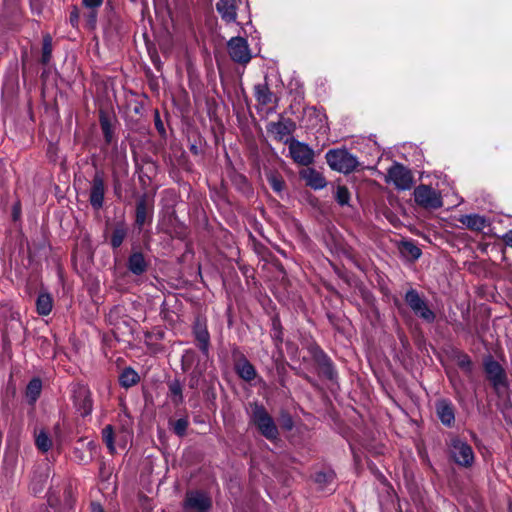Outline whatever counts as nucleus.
<instances>
[{
  "label": "nucleus",
  "mask_w": 512,
  "mask_h": 512,
  "mask_svg": "<svg viewBox=\"0 0 512 512\" xmlns=\"http://www.w3.org/2000/svg\"><path fill=\"white\" fill-rule=\"evenodd\" d=\"M251 421L267 439L274 440L278 437L277 426L263 406L257 404L251 405Z\"/></svg>",
  "instance_id": "f257e3e1"
},
{
  "label": "nucleus",
  "mask_w": 512,
  "mask_h": 512,
  "mask_svg": "<svg viewBox=\"0 0 512 512\" xmlns=\"http://www.w3.org/2000/svg\"><path fill=\"white\" fill-rule=\"evenodd\" d=\"M326 161L331 169L342 173H350L358 166L356 157L346 150H330L326 154Z\"/></svg>",
  "instance_id": "f03ea898"
},
{
  "label": "nucleus",
  "mask_w": 512,
  "mask_h": 512,
  "mask_svg": "<svg viewBox=\"0 0 512 512\" xmlns=\"http://www.w3.org/2000/svg\"><path fill=\"white\" fill-rule=\"evenodd\" d=\"M230 58L241 65H247L252 56L246 39L242 37H233L227 44Z\"/></svg>",
  "instance_id": "7ed1b4c3"
},
{
  "label": "nucleus",
  "mask_w": 512,
  "mask_h": 512,
  "mask_svg": "<svg viewBox=\"0 0 512 512\" xmlns=\"http://www.w3.org/2000/svg\"><path fill=\"white\" fill-rule=\"evenodd\" d=\"M414 197L416 203L424 208L437 209L443 205L440 194L426 185L418 186L414 191Z\"/></svg>",
  "instance_id": "20e7f679"
},
{
  "label": "nucleus",
  "mask_w": 512,
  "mask_h": 512,
  "mask_svg": "<svg viewBox=\"0 0 512 512\" xmlns=\"http://www.w3.org/2000/svg\"><path fill=\"white\" fill-rule=\"evenodd\" d=\"M405 301L413 312L424 321L431 323L435 320L434 312L415 290H409L405 295Z\"/></svg>",
  "instance_id": "39448f33"
},
{
  "label": "nucleus",
  "mask_w": 512,
  "mask_h": 512,
  "mask_svg": "<svg viewBox=\"0 0 512 512\" xmlns=\"http://www.w3.org/2000/svg\"><path fill=\"white\" fill-rule=\"evenodd\" d=\"M289 153L293 161L299 165L309 166L314 162V151L306 144L295 139L287 141Z\"/></svg>",
  "instance_id": "423d86ee"
},
{
  "label": "nucleus",
  "mask_w": 512,
  "mask_h": 512,
  "mask_svg": "<svg viewBox=\"0 0 512 512\" xmlns=\"http://www.w3.org/2000/svg\"><path fill=\"white\" fill-rule=\"evenodd\" d=\"M211 498L202 491L192 490L186 493L184 508L194 512H208L211 508Z\"/></svg>",
  "instance_id": "0eeeda50"
},
{
  "label": "nucleus",
  "mask_w": 512,
  "mask_h": 512,
  "mask_svg": "<svg viewBox=\"0 0 512 512\" xmlns=\"http://www.w3.org/2000/svg\"><path fill=\"white\" fill-rule=\"evenodd\" d=\"M387 179L401 190L410 189L413 182L410 171L399 164L393 165L388 170Z\"/></svg>",
  "instance_id": "6e6552de"
},
{
  "label": "nucleus",
  "mask_w": 512,
  "mask_h": 512,
  "mask_svg": "<svg viewBox=\"0 0 512 512\" xmlns=\"http://www.w3.org/2000/svg\"><path fill=\"white\" fill-rule=\"evenodd\" d=\"M74 404L82 416H87L92 411V399L90 390L84 385H78L74 390Z\"/></svg>",
  "instance_id": "1a4fd4ad"
},
{
  "label": "nucleus",
  "mask_w": 512,
  "mask_h": 512,
  "mask_svg": "<svg viewBox=\"0 0 512 512\" xmlns=\"http://www.w3.org/2000/svg\"><path fill=\"white\" fill-rule=\"evenodd\" d=\"M484 367L488 380L492 383L496 390L505 386L506 374L498 362L489 359L485 362Z\"/></svg>",
  "instance_id": "9d476101"
},
{
  "label": "nucleus",
  "mask_w": 512,
  "mask_h": 512,
  "mask_svg": "<svg viewBox=\"0 0 512 512\" xmlns=\"http://www.w3.org/2000/svg\"><path fill=\"white\" fill-rule=\"evenodd\" d=\"M299 176L307 186L314 190L323 189L327 185V181L323 174L311 167H306L300 170Z\"/></svg>",
  "instance_id": "9b49d317"
},
{
  "label": "nucleus",
  "mask_w": 512,
  "mask_h": 512,
  "mask_svg": "<svg viewBox=\"0 0 512 512\" xmlns=\"http://www.w3.org/2000/svg\"><path fill=\"white\" fill-rule=\"evenodd\" d=\"M104 193H105V183H104V177L102 173L97 172L94 175L93 181H92V188L90 192V202L91 205L95 208H100L103 204L104 200Z\"/></svg>",
  "instance_id": "f8f14e48"
},
{
  "label": "nucleus",
  "mask_w": 512,
  "mask_h": 512,
  "mask_svg": "<svg viewBox=\"0 0 512 512\" xmlns=\"http://www.w3.org/2000/svg\"><path fill=\"white\" fill-rule=\"evenodd\" d=\"M436 413L441 423L446 426H452L455 421V410L451 402L439 400L436 403Z\"/></svg>",
  "instance_id": "ddd939ff"
},
{
  "label": "nucleus",
  "mask_w": 512,
  "mask_h": 512,
  "mask_svg": "<svg viewBox=\"0 0 512 512\" xmlns=\"http://www.w3.org/2000/svg\"><path fill=\"white\" fill-rule=\"evenodd\" d=\"M216 9L222 19L227 22H235L237 19V1L236 0H218Z\"/></svg>",
  "instance_id": "4468645a"
},
{
  "label": "nucleus",
  "mask_w": 512,
  "mask_h": 512,
  "mask_svg": "<svg viewBox=\"0 0 512 512\" xmlns=\"http://www.w3.org/2000/svg\"><path fill=\"white\" fill-rule=\"evenodd\" d=\"M152 210V202L147 196L142 197L136 207V224L138 226H143L147 220L150 218Z\"/></svg>",
  "instance_id": "2eb2a0df"
},
{
  "label": "nucleus",
  "mask_w": 512,
  "mask_h": 512,
  "mask_svg": "<svg viewBox=\"0 0 512 512\" xmlns=\"http://www.w3.org/2000/svg\"><path fill=\"white\" fill-rule=\"evenodd\" d=\"M148 263L141 252H133L128 259V269L135 275L146 272Z\"/></svg>",
  "instance_id": "dca6fc26"
},
{
  "label": "nucleus",
  "mask_w": 512,
  "mask_h": 512,
  "mask_svg": "<svg viewBox=\"0 0 512 512\" xmlns=\"http://www.w3.org/2000/svg\"><path fill=\"white\" fill-rule=\"evenodd\" d=\"M49 477V467L48 464H45V466L38 472L35 471L33 474V478L30 483V490L33 494L37 495L40 493Z\"/></svg>",
  "instance_id": "f3484780"
},
{
  "label": "nucleus",
  "mask_w": 512,
  "mask_h": 512,
  "mask_svg": "<svg viewBox=\"0 0 512 512\" xmlns=\"http://www.w3.org/2000/svg\"><path fill=\"white\" fill-rule=\"evenodd\" d=\"M459 222L468 229L478 232L482 231L487 225L486 219L477 214L462 215L459 218Z\"/></svg>",
  "instance_id": "a211bd4d"
},
{
  "label": "nucleus",
  "mask_w": 512,
  "mask_h": 512,
  "mask_svg": "<svg viewBox=\"0 0 512 512\" xmlns=\"http://www.w3.org/2000/svg\"><path fill=\"white\" fill-rule=\"evenodd\" d=\"M254 94L258 104L266 106L275 101L273 93L266 83H259L254 87Z\"/></svg>",
  "instance_id": "6ab92c4d"
},
{
  "label": "nucleus",
  "mask_w": 512,
  "mask_h": 512,
  "mask_svg": "<svg viewBox=\"0 0 512 512\" xmlns=\"http://www.w3.org/2000/svg\"><path fill=\"white\" fill-rule=\"evenodd\" d=\"M238 375L245 381H252L256 377L254 366L246 359L239 360L236 363Z\"/></svg>",
  "instance_id": "aec40b11"
},
{
  "label": "nucleus",
  "mask_w": 512,
  "mask_h": 512,
  "mask_svg": "<svg viewBox=\"0 0 512 512\" xmlns=\"http://www.w3.org/2000/svg\"><path fill=\"white\" fill-rule=\"evenodd\" d=\"M453 460L462 466H469L474 460L473 450H451Z\"/></svg>",
  "instance_id": "412c9836"
},
{
  "label": "nucleus",
  "mask_w": 512,
  "mask_h": 512,
  "mask_svg": "<svg viewBox=\"0 0 512 512\" xmlns=\"http://www.w3.org/2000/svg\"><path fill=\"white\" fill-rule=\"evenodd\" d=\"M119 381L123 387L129 388L138 383L139 375L132 368H126L120 374Z\"/></svg>",
  "instance_id": "4be33fe9"
},
{
  "label": "nucleus",
  "mask_w": 512,
  "mask_h": 512,
  "mask_svg": "<svg viewBox=\"0 0 512 512\" xmlns=\"http://www.w3.org/2000/svg\"><path fill=\"white\" fill-rule=\"evenodd\" d=\"M37 312L40 315L46 316L52 310V298L49 294H40L36 301Z\"/></svg>",
  "instance_id": "5701e85b"
},
{
  "label": "nucleus",
  "mask_w": 512,
  "mask_h": 512,
  "mask_svg": "<svg viewBox=\"0 0 512 512\" xmlns=\"http://www.w3.org/2000/svg\"><path fill=\"white\" fill-rule=\"evenodd\" d=\"M42 389V383L39 379H32L26 388V396L31 403H34L39 397Z\"/></svg>",
  "instance_id": "b1692460"
},
{
  "label": "nucleus",
  "mask_w": 512,
  "mask_h": 512,
  "mask_svg": "<svg viewBox=\"0 0 512 512\" xmlns=\"http://www.w3.org/2000/svg\"><path fill=\"white\" fill-rule=\"evenodd\" d=\"M314 480L320 487L331 484L334 480V472L330 469H324L315 473Z\"/></svg>",
  "instance_id": "393cba45"
},
{
  "label": "nucleus",
  "mask_w": 512,
  "mask_h": 512,
  "mask_svg": "<svg viewBox=\"0 0 512 512\" xmlns=\"http://www.w3.org/2000/svg\"><path fill=\"white\" fill-rule=\"evenodd\" d=\"M127 235V229L124 225H119L115 227L112 232L110 243L113 248H118L123 243L125 237Z\"/></svg>",
  "instance_id": "a878e982"
},
{
  "label": "nucleus",
  "mask_w": 512,
  "mask_h": 512,
  "mask_svg": "<svg viewBox=\"0 0 512 512\" xmlns=\"http://www.w3.org/2000/svg\"><path fill=\"white\" fill-rule=\"evenodd\" d=\"M270 131L275 135V138L282 141L291 132L289 126L283 122L272 123Z\"/></svg>",
  "instance_id": "bb28decb"
},
{
  "label": "nucleus",
  "mask_w": 512,
  "mask_h": 512,
  "mask_svg": "<svg viewBox=\"0 0 512 512\" xmlns=\"http://www.w3.org/2000/svg\"><path fill=\"white\" fill-rule=\"evenodd\" d=\"M169 392L174 404L178 405L183 401L182 386L178 380L169 383Z\"/></svg>",
  "instance_id": "cd10ccee"
},
{
  "label": "nucleus",
  "mask_w": 512,
  "mask_h": 512,
  "mask_svg": "<svg viewBox=\"0 0 512 512\" xmlns=\"http://www.w3.org/2000/svg\"><path fill=\"white\" fill-rule=\"evenodd\" d=\"M51 54H52V38L50 37V35H46L43 38L41 62L43 64H47L51 59Z\"/></svg>",
  "instance_id": "c85d7f7f"
},
{
  "label": "nucleus",
  "mask_w": 512,
  "mask_h": 512,
  "mask_svg": "<svg viewBox=\"0 0 512 512\" xmlns=\"http://www.w3.org/2000/svg\"><path fill=\"white\" fill-rule=\"evenodd\" d=\"M196 339L199 342V348L206 353L208 351L209 334L204 328H197L195 331Z\"/></svg>",
  "instance_id": "c756f323"
},
{
  "label": "nucleus",
  "mask_w": 512,
  "mask_h": 512,
  "mask_svg": "<svg viewBox=\"0 0 512 512\" xmlns=\"http://www.w3.org/2000/svg\"><path fill=\"white\" fill-rule=\"evenodd\" d=\"M335 198L340 205H347L350 199L349 190L345 186H338Z\"/></svg>",
  "instance_id": "7c9ffc66"
},
{
  "label": "nucleus",
  "mask_w": 512,
  "mask_h": 512,
  "mask_svg": "<svg viewBox=\"0 0 512 512\" xmlns=\"http://www.w3.org/2000/svg\"><path fill=\"white\" fill-rule=\"evenodd\" d=\"M188 423L189 422L187 418H180L176 420L173 423V431L179 436L184 435L187 430Z\"/></svg>",
  "instance_id": "2f4dec72"
},
{
  "label": "nucleus",
  "mask_w": 512,
  "mask_h": 512,
  "mask_svg": "<svg viewBox=\"0 0 512 512\" xmlns=\"http://www.w3.org/2000/svg\"><path fill=\"white\" fill-rule=\"evenodd\" d=\"M457 365L466 372H470L472 369L471 359L466 354H459L457 356Z\"/></svg>",
  "instance_id": "473e14b6"
},
{
  "label": "nucleus",
  "mask_w": 512,
  "mask_h": 512,
  "mask_svg": "<svg viewBox=\"0 0 512 512\" xmlns=\"http://www.w3.org/2000/svg\"><path fill=\"white\" fill-rule=\"evenodd\" d=\"M83 4L85 7L91 9L89 18L94 22L96 19L95 9L101 6L102 0H83Z\"/></svg>",
  "instance_id": "72a5a7b5"
},
{
  "label": "nucleus",
  "mask_w": 512,
  "mask_h": 512,
  "mask_svg": "<svg viewBox=\"0 0 512 512\" xmlns=\"http://www.w3.org/2000/svg\"><path fill=\"white\" fill-rule=\"evenodd\" d=\"M101 128L105 137V140L110 143L112 140L111 124L106 117L100 118Z\"/></svg>",
  "instance_id": "f704fd0d"
},
{
  "label": "nucleus",
  "mask_w": 512,
  "mask_h": 512,
  "mask_svg": "<svg viewBox=\"0 0 512 512\" xmlns=\"http://www.w3.org/2000/svg\"><path fill=\"white\" fill-rule=\"evenodd\" d=\"M102 438L107 448H113V430L110 425L102 430Z\"/></svg>",
  "instance_id": "c9c22d12"
},
{
  "label": "nucleus",
  "mask_w": 512,
  "mask_h": 512,
  "mask_svg": "<svg viewBox=\"0 0 512 512\" xmlns=\"http://www.w3.org/2000/svg\"><path fill=\"white\" fill-rule=\"evenodd\" d=\"M73 458L79 462H88L91 458V450H74Z\"/></svg>",
  "instance_id": "e433bc0d"
},
{
  "label": "nucleus",
  "mask_w": 512,
  "mask_h": 512,
  "mask_svg": "<svg viewBox=\"0 0 512 512\" xmlns=\"http://www.w3.org/2000/svg\"><path fill=\"white\" fill-rule=\"evenodd\" d=\"M269 183H270L271 187L273 188V190H275L277 192L282 191L285 186L284 180L281 177H278L275 175H271L269 177Z\"/></svg>",
  "instance_id": "4c0bfd02"
},
{
  "label": "nucleus",
  "mask_w": 512,
  "mask_h": 512,
  "mask_svg": "<svg viewBox=\"0 0 512 512\" xmlns=\"http://www.w3.org/2000/svg\"><path fill=\"white\" fill-rule=\"evenodd\" d=\"M37 448H47L50 445V440L44 431H40L36 435Z\"/></svg>",
  "instance_id": "58836bf2"
},
{
  "label": "nucleus",
  "mask_w": 512,
  "mask_h": 512,
  "mask_svg": "<svg viewBox=\"0 0 512 512\" xmlns=\"http://www.w3.org/2000/svg\"><path fill=\"white\" fill-rule=\"evenodd\" d=\"M280 424L284 429L290 430L293 427V420L288 414H283L280 418Z\"/></svg>",
  "instance_id": "ea45409f"
},
{
  "label": "nucleus",
  "mask_w": 512,
  "mask_h": 512,
  "mask_svg": "<svg viewBox=\"0 0 512 512\" xmlns=\"http://www.w3.org/2000/svg\"><path fill=\"white\" fill-rule=\"evenodd\" d=\"M407 248H408V251H409L410 255H411L413 258H415V259H416V258L420 257V255H421V250H420L418 247H416V246H414V245H412V244H408V245H407Z\"/></svg>",
  "instance_id": "a19ab883"
},
{
  "label": "nucleus",
  "mask_w": 512,
  "mask_h": 512,
  "mask_svg": "<svg viewBox=\"0 0 512 512\" xmlns=\"http://www.w3.org/2000/svg\"><path fill=\"white\" fill-rule=\"evenodd\" d=\"M78 20H79V12L77 9H74L71 13H70V22L73 26H77L78 25Z\"/></svg>",
  "instance_id": "79ce46f5"
},
{
  "label": "nucleus",
  "mask_w": 512,
  "mask_h": 512,
  "mask_svg": "<svg viewBox=\"0 0 512 512\" xmlns=\"http://www.w3.org/2000/svg\"><path fill=\"white\" fill-rule=\"evenodd\" d=\"M504 241L508 246L512 247V230L504 235Z\"/></svg>",
  "instance_id": "37998d69"
},
{
  "label": "nucleus",
  "mask_w": 512,
  "mask_h": 512,
  "mask_svg": "<svg viewBox=\"0 0 512 512\" xmlns=\"http://www.w3.org/2000/svg\"><path fill=\"white\" fill-rule=\"evenodd\" d=\"M91 511L92 512H104L102 506L99 503H92L91 504Z\"/></svg>",
  "instance_id": "c03bdc74"
},
{
  "label": "nucleus",
  "mask_w": 512,
  "mask_h": 512,
  "mask_svg": "<svg viewBox=\"0 0 512 512\" xmlns=\"http://www.w3.org/2000/svg\"><path fill=\"white\" fill-rule=\"evenodd\" d=\"M460 448H466V449H469V448H470V446H468V445H462Z\"/></svg>",
  "instance_id": "a18cd8bd"
}]
</instances>
